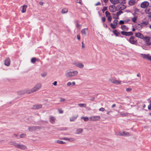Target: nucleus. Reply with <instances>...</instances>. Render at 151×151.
Instances as JSON below:
<instances>
[{
	"instance_id": "7",
	"label": "nucleus",
	"mask_w": 151,
	"mask_h": 151,
	"mask_svg": "<svg viewBox=\"0 0 151 151\" xmlns=\"http://www.w3.org/2000/svg\"><path fill=\"white\" fill-rule=\"evenodd\" d=\"M135 37L133 36H131L129 38L128 41L131 44L136 45L137 42V41L134 40Z\"/></svg>"
},
{
	"instance_id": "48",
	"label": "nucleus",
	"mask_w": 151,
	"mask_h": 151,
	"mask_svg": "<svg viewBox=\"0 0 151 151\" xmlns=\"http://www.w3.org/2000/svg\"><path fill=\"white\" fill-rule=\"evenodd\" d=\"M41 76L42 77H45L46 76V75H47V73H44L41 74Z\"/></svg>"
},
{
	"instance_id": "20",
	"label": "nucleus",
	"mask_w": 151,
	"mask_h": 151,
	"mask_svg": "<svg viewBox=\"0 0 151 151\" xmlns=\"http://www.w3.org/2000/svg\"><path fill=\"white\" fill-rule=\"evenodd\" d=\"M36 127H28V129L29 131H34L36 129Z\"/></svg>"
},
{
	"instance_id": "11",
	"label": "nucleus",
	"mask_w": 151,
	"mask_h": 151,
	"mask_svg": "<svg viewBox=\"0 0 151 151\" xmlns=\"http://www.w3.org/2000/svg\"><path fill=\"white\" fill-rule=\"evenodd\" d=\"M145 12L146 14H151V6H149L146 8Z\"/></svg>"
},
{
	"instance_id": "61",
	"label": "nucleus",
	"mask_w": 151,
	"mask_h": 151,
	"mask_svg": "<svg viewBox=\"0 0 151 151\" xmlns=\"http://www.w3.org/2000/svg\"><path fill=\"white\" fill-rule=\"evenodd\" d=\"M53 84L54 85V86H56L57 85V82L56 81H55L53 83Z\"/></svg>"
},
{
	"instance_id": "29",
	"label": "nucleus",
	"mask_w": 151,
	"mask_h": 151,
	"mask_svg": "<svg viewBox=\"0 0 151 151\" xmlns=\"http://www.w3.org/2000/svg\"><path fill=\"white\" fill-rule=\"evenodd\" d=\"M56 142L60 144H65L66 142H65L61 140H58L56 141Z\"/></svg>"
},
{
	"instance_id": "32",
	"label": "nucleus",
	"mask_w": 151,
	"mask_h": 151,
	"mask_svg": "<svg viewBox=\"0 0 151 151\" xmlns=\"http://www.w3.org/2000/svg\"><path fill=\"white\" fill-rule=\"evenodd\" d=\"M133 35V33L132 32H126V36H131Z\"/></svg>"
},
{
	"instance_id": "52",
	"label": "nucleus",
	"mask_w": 151,
	"mask_h": 151,
	"mask_svg": "<svg viewBox=\"0 0 151 151\" xmlns=\"http://www.w3.org/2000/svg\"><path fill=\"white\" fill-rule=\"evenodd\" d=\"M82 47L83 49L85 48V46L83 43V42H82Z\"/></svg>"
},
{
	"instance_id": "36",
	"label": "nucleus",
	"mask_w": 151,
	"mask_h": 151,
	"mask_svg": "<svg viewBox=\"0 0 151 151\" xmlns=\"http://www.w3.org/2000/svg\"><path fill=\"white\" fill-rule=\"evenodd\" d=\"M142 39H144V40H145V41L148 40H150V37H147V36H145V37L144 36V38Z\"/></svg>"
},
{
	"instance_id": "45",
	"label": "nucleus",
	"mask_w": 151,
	"mask_h": 151,
	"mask_svg": "<svg viewBox=\"0 0 151 151\" xmlns=\"http://www.w3.org/2000/svg\"><path fill=\"white\" fill-rule=\"evenodd\" d=\"M141 55H143V57L144 58H146L147 59V58L148 56H147L146 55V54H142Z\"/></svg>"
},
{
	"instance_id": "15",
	"label": "nucleus",
	"mask_w": 151,
	"mask_h": 151,
	"mask_svg": "<svg viewBox=\"0 0 151 151\" xmlns=\"http://www.w3.org/2000/svg\"><path fill=\"white\" fill-rule=\"evenodd\" d=\"M135 35V36L137 37H138L142 39L144 38V35L142 34L139 32L138 33H136Z\"/></svg>"
},
{
	"instance_id": "64",
	"label": "nucleus",
	"mask_w": 151,
	"mask_h": 151,
	"mask_svg": "<svg viewBox=\"0 0 151 151\" xmlns=\"http://www.w3.org/2000/svg\"><path fill=\"white\" fill-rule=\"evenodd\" d=\"M116 106V104H114L111 106V107L112 108H113L115 107Z\"/></svg>"
},
{
	"instance_id": "23",
	"label": "nucleus",
	"mask_w": 151,
	"mask_h": 151,
	"mask_svg": "<svg viewBox=\"0 0 151 151\" xmlns=\"http://www.w3.org/2000/svg\"><path fill=\"white\" fill-rule=\"evenodd\" d=\"M117 4L118 3L121 4H124L126 3V0H117Z\"/></svg>"
},
{
	"instance_id": "1",
	"label": "nucleus",
	"mask_w": 151,
	"mask_h": 151,
	"mask_svg": "<svg viewBox=\"0 0 151 151\" xmlns=\"http://www.w3.org/2000/svg\"><path fill=\"white\" fill-rule=\"evenodd\" d=\"M42 86L41 83H37L31 89L27 90V93L29 94L35 92L39 90L41 88Z\"/></svg>"
},
{
	"instance_id": "13",
	"label": "nucleus",
	"mask_w": 151,
	"mask_h": 151,
	"mask_svg": "<svg viewBox=\"0 0 151 151\" xmlns=\"http://www.w3.org/2000/svg\"><path fill=\"white\" fill-rule=\"evenodd\" d=\"M62 139L67 140L68 142H73L75 141V139L73 138H68L66 137H63Z\"/></svg>"
},
{
	"instance_id": "60",
	"label": "nucleus",
	"mask_w": 151,
	"mask_h": 151,
	"mask_svg": "<svg viewBox=\"0 0 151 151\" xmlns=\"http://www.w3.org/2000/svg\"><path fill=\"white\" fill-rule=\"evenodd\" d=\"M112 112V111H107L106 114L107 115H109L110 113Z\"/></svg>"
},
{
	"instance_id": "2",
	"label": "nucleus",
	"mask_w": 151,
	"mask_h": 151,
	"mask_svg": "<svg viewBox=\"0 0 151 151\" xmlns=\"http://www.w3.org/2000/svg\"><path fill=\"white\" fill-rule=\"evenodd\" d=\"M11 145H14L16 147L19 148L22 150H25L27 148V146L25 145L22 144H18L15 142H12Z\"/></svg>"
},
{
	"instance_id": "14",
	"label": "nucleus",
	"mask_w": 151,
	"mask_h": 151,
	"mask_svg": "<svg viewBox=\"0 0 151 151\" xmlns=\"http://www.w3.org/2000/svg\"><path fill=\"white\" fill-rule=\"evenodd\" d=\"M110 81L112 83L117 84L119 85L121 83V81L117 80L114 79H110Z\"/></svg>"
},
{
	"instance_id": "19",
	"label": "nucleus",
	"mask_w": 151,
	"mask_h": 151,
	"mask_svg": "<svg viewBox=\"0 0 151 151\" xmlns=\"http://www.w3.org/2000/svg\"><path fill=\"white\" fill-rule=\"evenodd\" d=\"M83 131V129L81 128L77 129L75 133V134H79L82 133Z\"/></svg>"
},
{
	"instance_id": "42",
	"label": "nucleus",
	"mask_w": 151,
	"mask_h": 151,
	"mask_svg": "<svg viewBox=\"0 0 151 151\" xmlns=\"http://www.w3.org/2000/svg\"><path fill=\"white\" fill-rule=\"evenodd\" d=\"M118 21L116 20H115L114 21V24H115L116 25L118 24Z\"/></svg>"
},
{
	"instance_id": "43",
	"label": "nucleus",
	"mask_w": 151,
	"mask_h": 151,
	"mask_svg": "<svg viewBox=\"0 0 151 151\" xmlns=\"http://www.w3.org/2000/svg\"><path fill=\"white\" fill-rule=\"evenodd\" d=\"M108 18V20L110 22H111V17L110 16H109L108 17H107Z\"/></svg>"
},
{
	"instance_id": "30",
	"label": "nucleus",
	"mask_w": 151,
	"mask_h": 151,
	"mask_svg": "<svg viewBox=\"0 0 151 151\" xmlns=\"http://www.w3.org/2000/svg\"><path fill=\"white\" fill-rule=\"evenodd\" d=\"M78 105L80 107H86V104H78Z\"/></svg>"
},
{
	"instance_id": "9",
	"label": "nucleus",
	"mask_w": 151,
	"mask_h": 151,
	"mask_svg": "<svg viewBox=\"0 0 151 151\" xmlns=\"http://www.w3.org/2000/svg\"><path fill=\"white\" fill-rule=\"evenodd\" d=\"M49 120L51 123L54 124L55 123L56 119L54 116H49Z\"/></svg>"
},
{
	"instance_id": "39",
	"label": "nucleus",
	"mask_w": 151,
	"mask_h": 151,
	"mask_svg": "<svg viewBox=\"0 0 151 151\" xmlns=\"http://www.w3.org/2000/svg\"><path fill=\"white\" fill-rule=\"evenodd\" d=\"M36 58H32L31 60V62L32 63H34L36 61Z\"/></svg>"
},
{
	"instance_id": "35",
	"label": "nucleus",
	"mask_w": 151,
	"mask_h": 151,
	"mask_svg": "<svg viewBox=\"0 0 151 151\" xmlns=\"http://www.w3.org/2000/svg\"><path fill=\"white\" fill-rule=\"evenodd\" d=\"M123 13V12L122 11H120L117 12L116 13V15L117 16V18H115L116 19H117L118 18V16L121 14V13Z\"/></svg>"
},
{
	"instance_id": "3",
	"label": "nucleus",
	"mask_w": 151,
	"mask_h": 151,
	"mask_svg": "<svg viewBox=\"0 0 151 151\" xmlns=\"http://www.w3.org/2000/svg\"><path fill=\"white\" fill-rule=\"evenodd\" d=\"M78 72L77 70H74L73 71H68L65 73V76L67 78H71L77 75Z\"/></svg>"
},
{
	"instance_id": "57",
	"label": "nucleus",
	"mask_w": 151,
	"mask_h": 151,
	"mask_svg": "<svg viewBox=\"0 0 151 151\" xmlns=\"http://www.w3.org/2000/svg\"><path fill=\"white\" fill-rule=\"evenodd\" d=\"M77 39L78 40H80V35H77Z\"/></svg>"
},
{
	"instance_id": "26",
	"label": "nucleus",
	"mask_w": 151,
	"mask_h": 151,
	"mask_svg": "<svg viewBox=\"0 0 151 151\" xmlns=\"http://www.w3.org/2000/svg\"><path fill=\"white\" fill-rule=\"evenodd\" d=\"M122 29L123 30H125L126 31H127L128 30V28L125 25H122L121 26V27Z\"/></svg>"
},
{
	"instance_id": "8",
	"label": "nucleus",
	"mask_w": 151,
	"mask_h": 151,
	"mask_svg": "<svg viewBox=\"0 0 151 151\" xmlns=\"http://www.w3.org/2000/svg\"><path fill=\"white\" fill-rule=\"evenodd\" d=\"M73 64L80 68H83L84 66V65L81 63L74 62L73 63Z\"/></svg>"
},
{
	"instance_id": "16",
	"label": "nucleus",
	"mask_w": 151,
	"mask_h": 151,
	"mask_svg": "<svg viewBox=\"0 0 151 151\" xmlns=\"http://www.w3.org/2000/svg\"><path fill=\"white\" fill-rule=\"evenodd\" d=\"M10 63V60L9 58H6L5 60L4 64L5 65L8 66H9Z\"/></svg>"
},
{
	"instance_id": "47",
	"label": "nucleus",
	"mask_w": 151,
	"mask_h": 151,
	"mask_svg": "<svg viewBox=\"0 0 151 151\" xmlns=\"http://www.w3.org/2000/svg\"><path fill=\"white\" fill-rule=\"evenodd\" d=\"M132 90V89L130 88H127L126 89V91L127 92L130 91Z\"/></svg>"
},
{
	"instance_id": "37",
	"label": "nucleus",
	"mask_w": 151,
	"mask_h": 151,
	"mask_svg": "<svg viewBox=\"0 0 151 151\" xmlns=\"http://www.w3.org/2000/svg\"><path fill=\"white\" fill-rule=\"evenodd\" d=\"M110 26L113 29H114L116 28V25L115 24H113L112 23H111L110 24Z\"/></svg>"
},
{
	"instance_id": "59",
	"label": "nucleus",
	"mask_w": 151,
	"mask_h": 151,
	"mask_svg": "<svg viewBox=\"0 0 151 151\" xmlns=\"http://www.w3.org/2000/svg\"><path fill=\"white\" fill-rule=\"evenodd\" d=\"M95 99V97H92L90 99V100L91 101H93V100Z\"/></svg>"
},
{
	"instance_id": "55",
	"label": "nucleus",
	"mask_w": 151,
	"mask_h": 151,
	"mask_svg": "<svg viewBox=\"0 0 151 151\" xmlns=\"http://www.w3.org/2000/svg\"><path fill=\"white\" fill-rule=\"evenodd\" d=\"M148 109L150 110H151V102L148 106Z\"/></svg>"
},
{
	"instance_id": "28",
	"label": "nucleus",
	"mask_w": 151,
	"mask_h": 151,
	"mask_svg": "<svg viewBox=\"0 0 151 151\" xmlns=\"http://www.w3.org/2000/svg\"><path fill=\"white\" fill-rule=\"evenodd\" d=\"M113 32L116 36H118L120 34V33L117 32V30H113Z\"/></svg>"
},
{
	"instance_id": "41",
	"label": "nucleus",
	"mask_w": 151,
	"mask_h": 151,
	"mask_svg": "<svg viewBox=\"0 0 151 151\" xmlns=\"http://www.w3.org/2000/svg\"><path fill=\"white\" fill-rule=\"evenodd\" d=\"M105 14L106 17H108L109 16H110V13L107 11H106L105 12Z\"/></svg>"
},
{
	"instance_id": "25",
	"label": "nucleus",
	"mask_w": 151,
	"mask_h": 151,
	"mask_svg": "<svg viewBox=\"0 0 151 151\" xmlns=\"http://www.w3.org/2000/svg\"><path fill=\"white\" fill-rule=\"evenodd\" d=\"M68 12V9L66 8H64L62 9L61 13L62 14L67 13Z\"/></svg>"
},
{
	"instance_id": "18",
	"label": "nucleus",
	"mask_w": 151,
	"mask_h": 151,
	"mask_svg": "<svg viewBox=\"0 0 151 151\" xmlns=\"http://www.w3.org/2000/svg\"><path fill=\"white\" fill-rule=\"evenodd\" d=\"M42 107L41 104H37L33 106V109H38L42 108Z\"/></svg>"
},
{
	"instance_id": "31",
	"label": "nucleus",
	"mask_w": 151,
	"mask_h": 151,
	"mask_svg": "<svg viewBox=\"0 0 151 151\" xmlns=\"http://www.w3.org/2000/svg\"><path fill=\"white\" fill-rule=\"evenodd\" d=\"M119 113L120 115L122 116H125L128 115V114L127 113H122V112H120Z\"/></svg>"
},
{
	"instance_id": "4",
	"label": "nucleus",
	"mask_w": 151,
	"mask_h": 151,
	"mask_svg": "<svg viewBox=\"0 0 151 151\" xmlns=\"http://www.w3.org/2000/svg\"><path fill=\"white\" fill-rule=\"evenodd\" d=\"M101 119V117L99 116H92L89 117V120L92 121H98Z\"/></svg>"
},
{
	"instance_id": "63",
	"label": "nucleus",
	"mask_w": 151,
	"mask_h": 151,
	"mask_svg": "<svg viewBox=\"0 0 151 151\" xmlns=\"http://www.w3.org/2000/svg\"><path fill=\"white\" fill-rule=\"evenodd\" d=\"M147 59L150 60V61H151V56H148V57L147 58Z\"/></svg>"
},
{
	"instance_id": "53",
	"label": "nucleus",
	"mask_w": 151,
	"mask_h": 151,
	"mask_svg": "<svg viewBox=\"0 0 151 151\" xmlns=\"http://www.w3.org/2000/svg\"><path fill=\"white\" fill-rule=\"evenodd\" d=\"M60 102H63L65 101V99L64 98H60Z\"/></svg>"
},
{
	"instance_id": "56",
	"label": "nucleus",
	"mask_w": 151,
	"mask_h": 151,
	"mask_svg": "<svg viewBox=\"0 0 151 151\" xmlns=\"http://www.w3.org/2000/svg\"><path fill=\"white\" fill-rule=\"evenodd\" d=\"M72 84V83L70 82H69L67 83V85L68 86H70Z\"/></svg>"
},
{
	"instance_id": "34",
	"label": "nucleus",
	"mask_w": 151,
	"mask_h": 151,
	"mask_svg": "<svg viewBox=\"0 0 151 151\" xmlns=\"http://www.w3.org/2000/svg\"><path fill=\"white\" fill-rule=\"evenodd\" d=\"M137 19V18L136 17H134L132 18V21L134 23H135Z\"/></svg>"
},
{
	"instance_id": "33",
	"label": "nucleus",
	"mask_w": 151,
	"mask_h": 151,
	"mask_svg": "<svg viewBox=\"0 0 151 151\" xmlns=\"http://www.w3.org/2000/svg\"><path fill=\"white\" fill-rule=\"evenodd\" d=\"M117 0H110L111 2L114 5L117 4Z\"/></svg>"
},
{
	"instance_id": "27",
	"label": "nucleus",
	"mask_w": 151,
	"mask_h": 151,
	"mask_svg": "<svg viewBox=\"0 0 151 151\" xmlns=\"http://www.w3.org/2000/svg\"><path fill=\"white\" fill-rule=\"evenodd\" d=\"M81 119H83L84 121L85 122H87V121H88L89 120V118L87 117H83V116H82L81 117Z\"/></svg>"
},
{
	"instance_id": "21",
	"label": "nucleus",
	"mask_w": 151,
	"mask_h": 151,
	"mask_svg": "<svg viewBox=\"0 0 151 151\" xmlns=\"http://www.w3.org/2000/svg\"><path fill=\"white\" fill-rule=\"evenodd\" d=\"M27 6L26 5H24L23 6H22L21 7L22 8V9L21 11V12L22 13H24L26 12V9Z\"/></svg>"
},
{
	"instance_id": "17",
	"label": "nucleus",
	"mask_w": 151,
	"mask_h": 151,
	"mask_svg": "<svg viewBox=\"0 0 151 151\" xmlns=\"http://www.w3.org/2000/svg\"><path fill=\"white\" fill-rule=\"evenodd\" d=\"M148 24V22H143L141 23V24H139L138 25L139 26L140 29H142V27H145V26L147 25Z\"/></svg>"
},
{
	"instance_id": "54",
	"label": "nucleus",
	"mask_w": 151,
	"mask_h": 151,
	"mask_svg": "<svg viewBox=\"0 0 151 151\" xmlns=\"http://www.w3.org/2000/svg\"><path fill=\"white\" fill-rule=\"evenodd\" d=\"M119 23L120 24H124V21L122 20H120L119 21Z\"/></svg>"
},
{
	"instance_id": "50",
	"label": "nucleus",
	"mask_w": 151,
	"mask_h": 151,
	"mask_svg": "<svg viewBox=\"0 0 151 151\" xmlns=\"http://www.w3.org/2000/svg\"><path fill=\"white\" fill-rule=\"evenodd\" d=\"M107 9V8L105 7H104L102 9V11L103 12H104V11Z\"/></svg>"
},
{
	"instance_id": "51",
	"label": "nucleus",
	"mask_w": 151,
	"mask_h": 151,
	"mask_svg": "<svg viewBox=\"0 0 151 151\" xmlns=\"http://www.w3.org/2000/svg\"><path fill=\"white\" fill-rule=\"evenodd\" d=\"M102 20L103 22H104L106 21V18L105 17H102Z\"/></svg>"
},
{
	"instance_id": "46",
	"label": "nucleus",
	"mask_w": 151,
	"mask_h": 151,
	"mask_svg": "<svg viewBox=\"0 0 151 151\" xmlns=\"http://www.w3.org/2000/svg\"><path fill=\"white\" fill-rule=\"evenodd\" d=\"M99 110L101 111H104L105 110V109L104 108L101 107L99 109Z\"/></svg>"
},
{
	"instance_id": "58",
	"label": "nucleus",
	"mask_w": 151,
	"mask_h": 151,
	"mask_svg": "<svg viewBox=\"0 0 151 151\" xmlns=\"http://www.w3.org/2000/svg\"><path fill=\"white\" fill-rule=\"evenodd\" d=\"M101 5V3L99 2H98L95 5L96 6L100 5Z\"/></svg>"
},
{
	"instance_id": "44",
	"label": "nucleus",
	"mask_w": 151,
	"mask_h": 151,
	"mask_svg": "<svg viewBox=\"0 0 151 151\" xmlns=\"http://www.w3.org/2000/svg\"><path fill=\"white\" fill-rule=\"evenodd\" d=\"M121 33V34L125 36L126 35V32L122 31Z\"/></svg>"
},
{
	"instance_id": "22",
	"label": "nucleus",
	"mask_w": 151,
	"mask_h": 151,
	"mask_svg": "<svg viewBox=\"0 0 151 151\" xmlns=\"http://www.w3.org/2000/svg\"><path fill=\"white\" fill-rule=\"evenodd\" d=\"M135 3V0H130L129 2V4L130 6L134 5Z\"/></svg>"
},
{
	"instance_id": "6",
	"label": "nucleus",
	"mask_w": 151,
	"mask_h": 151,
	"mask_svg": "<svg viewBox=\"0 0 151 151\" xmlns=\"http://www.w3.org/2000/svg\"><path fill=\"white\" fill-rule=\"evenodd\" d=\"M81 33L84 36H88V29L85 28L82 29L81 31Z\"/></svg>"
},
{
	"instance_id": "12",
	"label": "nucleus",
	"mask_w": 151,
	"mask_h": 151,
	"mask_svg": "<svg viewBox=\"0 0 151 151\" xmlns=\"http://www.w3.org/2000/svg\"><path fill=\"white\" fill-rule=\"evenodd\" d=\"M119 134L120 136H128L130 135V134L128 132L124 131L123 132L121 133H119Z\"/></svg>"
},
{
	"instance_id": "40",
	"label": "nucleus",
	"mask_w": 151,
	"mask_h": 151,
	"mask_svg": "<svg viewBox=\"0 0 151 151\" xmlns=\"http://www.w3.org/2000/svg\"><path fill=\"white\" fill-rule=\"evenodd\" d=\"M26 135L25 134H22L20 135V137L21 138L24 137L26 136Z\"/></svg>"
},
{
	"instance_id": "24",
	"label": "nucleus",
	"mask_w": 151,
	"mask_h": 151,
	"mask_svg": "<svg viewBox=\"0 0 151 151\" xmlns=\"http://www.w3.org/2000/svg\"><path fill=\"white\" fill-rule=\"evenodd\" d=\"M78 116V115L72 116L70 118V122L74 121L77 118Z\"/></svg>"
},
{
	"instance_id": "62",
	"label": "nucleus",
	"mask_w": 151,
	"mask_h": 151,
	"mask_svg": "<svg viewBox=\"0 0 151 151\" xmlns=\"http://www.w3.org/2000/svg\"><path fill=\"white\" fill-rule=\"evenodd\" d=\"M77 2L79 3L80 4H81V0H77Z\"/></svg>"
},
{
	"instance_id": "10",
	"label": "nucleus",
	"mask_w": 151,
	"mask_h": 151,
	"mask_svg": "<svg viewBox=\"0 0 151 151\" xmlns=\"http://www.w3.org/2000/svg\"><path fill=\"white\" fill-rule=\"evenodd\" d=\"M126 7V6L123 4H119L117 6V8L121 11L125 9Z\"/></svg>"
},
{
	"instance_id": "49",
	"label": "nucleus",
	"mask_w": 151,
	"mask_h": 151,
	"mask_svg": "<svg viewBox=\"0 0 151 151\" xmlns=\"http://www.w3.org/2000/svg\"><path fill=\"white\" fill-rule=\"evenodd\" d=\"M58 112L60 114H62L63 112V110H62L60 109H58Z\"/></svg>"
},
{
	"instance_id": "38",
	"label": "nucleus",
	"mask_w": 151,
	"mask_h": 151,
	"mask_svg": "<svg viewBox=\"0 0 151 151\" xmlns=\"http://www.w3.org/2000/svg\"><path fill=\"white\" fill-rule=\"evenodd\" d=\"M150 40L145 41V42L147 45H151V42L149 41Z\"/></svg>"
},
{
	"instance_id": "5",
	"label": "nucleus",
	"mask_w": 151,
	"mask_h": 151,
	"mask_svg": "<svg viewBox=\"0 0 151 151\" xmlns=\"http://www.w3.org/2000/svg\"><path fill=\"white\" fill-rule=\"evenodd\" d=\"M149 3L147 1H145L142 2L141 5L140 7L141 8L143 9L146 8L149 6Z\"/></svg>"
}]
</instances>
